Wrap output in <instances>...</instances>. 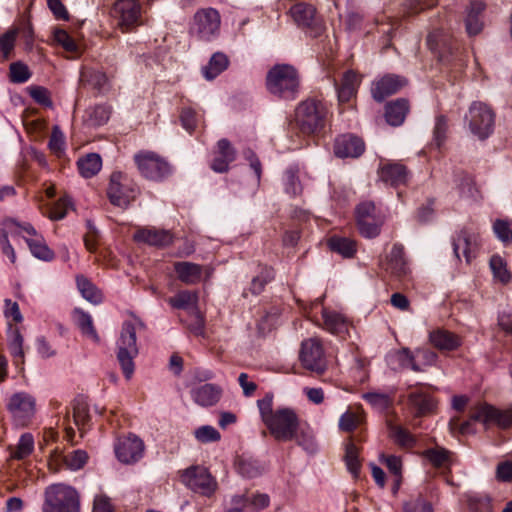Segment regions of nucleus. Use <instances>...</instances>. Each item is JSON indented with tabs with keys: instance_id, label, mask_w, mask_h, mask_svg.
I'll list each match as a JSON object with an SVG mask.
<instances>
[{
	"instance_id": "obj_9",
	"label": "nucleus",
	"mask_w": 512,
	"mask_h": 512,
	"mask_svg": "<svg viewBox=\"0 0 512 512\" xmlns=\"http://www.w3.org/2000/svg\"><path fill=\"white\" fill-rule=\"evenodd\" d=\"M111 14L122 32H130L142 25V7L137 0H117Z\"/></svg>"
},
{
	"instance_id": "obj_44",
	"label": "nucleus",
	"mask_w": 512,
	"mask_h": 512,
	"mask_svg": "<svg viewBox=\"0 0 512 512\" xmlns=\"http://www.w3.org/2000/svg\"><path fill=\"white\" fill-rule=\"evenodd\" d=\"M34 449V438L30 433L23 434L19 442L12 452L11 457L13 459L22 460L28 457Z\"/></svg>"
},
{
	"instance_id": "obj_47",
	"label": "nucleus",
	"mask_w": 512,
	"mask_h": 512,
	"mask_svg": "<svg viewBox=\"0 0 512 512\" xmlns=\"http://www.w3.org/2000/svg\"><path fill=\"white\" fill-rule=\"evenodd\" d=\"M274 278V272L272 268L264 267L262 268L259 275L255 276L250 285V291L254 295L260 294L265 285L270 282Z\"/></svg>"
},
{
	"instance_id": "obj_31",
	"label": "nucleus",
	"mask_w": 512,
	"mask_h": 512,
	"mask_svg": "<svg viewBox=\"0 0 512 512\" xmlns=\"http://www.w3.org/2000/svg\"><path fill=\"white\" fill-rule=\"evenodd\" d=\"M409 110L408 101L405 99H397L386 105L385 118L388 124L392 126L401 125Z\"/></svg>"
},
{
	"instance_id": "obj_35",
	"label": "nucleus",
	"mask_w": 512,
	"mask_h": 512,
	"mask_svg": "<svg viewBox=\"0 0 512 512\" xmlns=\"http://www.w3.org/2000/svg\"><path fill=\"white\" fill-rule=\"evenodd\" d=\"M73 315L76 325L79 327L82 334L90 338L92 341L98 343L100 338L96 329L94 328L91 316L80 309H75Z\"/></svg>"
},
{
	"instance_id": "obj_5",
	"label": "nucleus",
	"mask_w": 512,
	"mask_h": 512,
	"mask_svg": "<svg viewBox=\"0 0 512 512\" xmlns=\"http://www.w3.org/2000/svg\"><path fill=\"white\" fill-rule=\"evenodd\" d=\"M327 108L317 99H307L301 102L295 110V124L302 134L319 133L325 126Z\"/></svg>"
},
{
	"instance_id": "obj_1",
	"label": "nucleus",
	"mask_w": 512,
	"mask_h": 512,
	"mask_svg": "<svg viewBox=\"0 0 512 512\" xmlns=\"http://www.w3.org/2000/svg\"><path fill=\"white\" fill-rule=\"evenodd\" d=\"M273 396L267 394L257 401V406L263 423L275 440L280 442L292 441L297 436L300 420L296 412L289 407L273 410Z\"/></svg>"
},
{
	"instance_id": "obj_29",
	"label": "nucleus",
	"mask_w": 512,
	"mask_h": 512,
	"mask_svg": "<svg viewBox=\"0 0 512 512\" xmlns=\"http://www.w3.org/2000/svg\"><path fill=\"white\" fill-rule=\"evenodd\" d=\"M174 271L177 278L188 285L199 283L203 275V267L201 265L188 261L175 262Z\"/></svg>"
},
{
	"instance_id": "obj_7",
	"label": "nucleus",
	"mask_w": 512,
	"mask_h": 512,
	"mask_svg": "<svg viewBox=\"0 0 512 512\" xmlns=\"http://www.w3.org/2000/svg\"><path fill=\"white\" fill-rule=\"evenodd\" d=\"M426 43L429 50L439 61L445 63L455 62V65H462L463 59L460 46L444 29H436L430 32Z\"/></svg>"
},
{
	"instance_id": "obj_2",
	"label": "nucleus",
	"mask_w": 512,
	"mask_h": 512,
	"mask_svg": "<svg viewBox=\"0 0 512 512\" xmlns=\"http://www.w3.org/2000/svg\"><path fill=\"white\" fill-rule=\"evenodd\" d=\"M474 422L485 425L496 423L502 428H507L512 425V410L501 411L488 404H481L470 410L467 421L460 422L458 417H453L449 422V428L452 433L469 434L473 431Z\"/></svg>"
},
{
	"instance_id": "obj_63",
	"label": "nucleus",
	"mask_w": 512,
	"mask_h": 512,
	"mask_svg": "<svg viewBox=\"0 0 512 512\" xmlns=\"http://www.w3.org/2000/svg\"><path fill=\"white\" fill-rule=\"evenodd\" d=\"M284 182L287 193L291 195H297L301 193L302 188L295 171L287 170L284 174Z\"/></svg>"
},
{
	"instance_id": "obj_34",
	"label": "nucleus",
	"mask_w": 512,
	"mask_h": 512,
	"mask_svg": "<svg viewBox=\"0 0 512 512\" xmlns=\"http://www.w3.org/2000/svg\"><path fill=\"white\" fill-rule=\"evenodd\" d=\"M198 294L193 291L184 290L168 299V303L176 309L187 310L192 313L197 308Z\"/></svg>"
},
{
	"instance_id": "obj_38",
	"label": "nucleus",
	"mask_w": 512,
	"mask_h": 512,
	"mask_svg": "<svg viewBox=\"0 0 512 512\" xmlns=\"http://www.w3.org/2000/svg\"><path fill=\"white\" fill-rule=\"evenodd\" d=\"M228 66V58L223 53H215L211 57L208 65L203 68L204 77L207 80H213Z\"/></svg>"
},
{
	"instance_id": "obj_14",
	"label": "nucleus",
	"mask_w": 512,
	"mask_h": 512,
	"mask_svg": "<svg viewBox=\"0 0 512 512\" xmlns=\"http://www.w3.org/2000/svg\"><path fill=\"white\" fill-rule=\"evenodd\" d=\"M135 161L140 173L147 179L160 180L170 173L169 164L153 152L136 154Z\"/></svg>"
},
{
	"instance_id": "obj_57",
	"label": "nucleus",
	"mask_w": 512,
	"mask_h": 512,
	"mask_svg": "<svg viewBox=\"0 0 512 512\" xmlns=\"http://www.w3.org/2000/svg\"><path fill=\"white\" fill-rule=\"evenodd\" d=\"M361 422V415L352 411H347L341 416L339 421V427L341 430L345 432H351L354 429H356L361 424Z\"/></svg>"
},
{
	"instance_id": "obj_58",
	"label": "nucleus",
	"mask_w": 512,
	"mask_h": 512,
	"mask_svg": "<svg viewBox=\"0 0 512 512\" xmlns=\"http://www.w3.org/2000/svg\"><path fill=\"white\" fill-rule=\"evenodd\" d=\"M54 40L68 52L74 53L78 50L77 43L65 30L56 29L54 31Z\"/></svg>"
},
{
	"instance_id": "obj_49",
	"label": "nucleus",
	"mask_w": 512,
	"mask_h": 512,
	"mask_svg": "<svg viewBox=\"0 0 512 512\" xmlns=\"http://www.w3.org/2000/svg\"><path fill=\"white\" fill-rule=\"evenodd\" d=\"M490 268L493 275L502 283L509 282L511 276L506 268V263L499 255H493L490 259Z\"/></svg>"
},
{
	"instance_id": "obj_19",
	"label": "nucleus",
	"mask_w": 512,
	"mask_h": 512,
	"mask_svg": "<svg viewBox=\"0 0 512 512\" xmlns=\"http://www.w3.org/2000/svg\"><path fill=\"white\" fill-rule=\"evenodd\" d=\"M406 84L407 80L404 77L394 74L385 75L373 82L371 89L372 96L376 101L381 102L386 97L400 91Z\"/></svg>"
},
{
	"instance_id": "obj_39",
	"label": "nucleus",
	"mask_w": 512,
	"mask_h": 512,
	"mask_svg": "<svg viewBox=\"0 0 512 512\" xmlns=\"http://www.w3.org/2000/svg\"><path fill=\"white\" fill-rule=\"evenodd\" d=\"M293 440L310 454L315 453L318 449L315 436L309 427L299 426L297 436Z\"/></svg>"
},
{
	"instance_id": "obj_26",
	"label": "nucleus",
	"mask_w": 512,
	"mask_h": 512,
	"mask_svg": "<svg viewBox=\"0 0 512 512\" xmlns=\"http://www.w3.org/2000/svg\"><path fill=\"white\" fill-rule=\"evenodd\" d=\"M236 158V151L227 139H221L217 143L215 157L211 162V168L218 173L228 171L229 164Z\"/></svg>"
},
{
	"instance_id": "obj_17",
	"label": "nucleus",
	"mask_w": 512,
	"mask_h": 512,
	"mask_svg": "<svg viewBox=\"0 0 512 512\" xmlns=\"http://www.w3.org/2000/svg\"><path fill=\"white\" fill-rule=\"evenodd\" d=\"M290 14L298 26L309 28L314 37L322 33L323 26L318 22L316 10L312 5L297 3L291 7Z\"/></svg>"
},
{
	"instance_id": "obj_4",
	"label": "nucleus",
	"mask_w": 512,
	"mask_h": 512,
	"mask_svg": "<svg viewBox=\"0 0 512 512\" xmlns=\"http://www.w3.org/2000/svg\"><path fill=\"white\" fill-rule=\"evenodd\" d=\"M266 85L273 95L285 100H293L299 92L300 77L292 65L277 64L269 70Z\"/></svg>"
},
{
	"instance_id": "obj_40",
	"label": "nucleus",
	"mask_w": 512,
	"mask_h": 512,
	"mask_svg": "<svg viewBox=\"0 0 512 512\" xmlns=\"http://www.w3.org/2000/svg\"><path fill=\"white\" fill-rule=\"evenodd\" d=\"M384 219L382 216L369 218L357 222L359 233L366 238H374L379 235Z\"/></svg>"
},
{
	"instance_id": "obj_21",
	"label": "nucleus",
	"mask_w": 512,
	"mask_h": 512,
	"mask_svg": "<svg viewBox=\"0 0 512 512\" xmlns=\"http://www.w3.org/2000/svg\"><path fill=\"white\" fill-rule=\"evenodd\" d=\"M478 245V239L475 234L461 231L453 240L455 257L460 260L461 256H463L466 263H471L477 255Z\"/></svg>"
},
{
	"instance_id": "obj_45",
	"label": "nucleus",
	"mask_w": 512,
	"mask_h": 512,
	"mask_svg": "<svg viewBox=\"0 0 512 512\" xmlns=\"http://www.w3.org/2000/svg\"><path fill=\"white\" fill-rule=\"evenodd\" d=\"M393 358L398 362L400 368H410L415 372L424 371V368L416 363L415 355L408 348L398 350L393 355Z\"/></svg>"
},
{
	"instance_id": "obj_53",
	"label": "nucleus",
	"mask_w": 512,
	"mask_h": 512,
	"mask_svg": "<svg viewBox=\"0 0 512 512\" xmlns=\"http://www.w3.org/2000/svg\"><path fill=\"white\" fill-rule=\"evenodd\" d=\"M9 76L13 83H25L31 77V73L26 64L18 61L10 65Z\"/></svg>"
},
{
	"instance_id": "obj_59",
	"label": "nucleus",
	"mask_w": 512,
	"mask_h": 512,
	"mask_svg": "<svg viewBox=\"0 0 512 512\" xmlns=\"http://www.w3.org/2000/svg\"><path fill=\"white\" fill-rule=\"evenodd\" d=\"M381 216L376 210L374 203L366 201L360 203L356 208V222Z\"/></svg>"
},
{
	"instance_id": "obj_28",
	"label": "nucleus",
	"mask_w": 512,
	"mask_h": 512,
	"mask_svg": "<svg viewBox=\"0 0 512 512\" xmlns=\"http://www.w3.org/2000/svg\"><path fill=\"white\" fill-rule=\"evenodd\" d=\"M429 340L431 344L441 351H453L462 344V339L445 329H436L430 332Z\"/></svg>"
},
{
	"instance_id": "obj_23",
	"label": "nucleus",
	"mask_w": 512,
	"mask_h": 512,
	"mask_svg": "<svg viewBox=\"0 0 512 512\" xmlns=\"http://www.w3.org/2000/svg\"><path fill=\"white\" fill-rule=\"evenodd\" d=\"M364 148V142L360 138L353 135H341L335 140L334 152L340 158H356L363 153Z\"/></svg>"
},
{
	"instance_id": "obj_12",
	"label": "nucleus",
	"mask_w": 512,
	"mask_h": 512,
	"mask_svg": "<svg viewBox=\"0 0 512 512\" xmlns=\"http://www.w3.org/2000/svg\"><path fill=\"white\" fill-rule=\"evenodd\" d=\"M182 483L196 493L210 496L217 487L216 480L209 473L207 468L202 466H191L181 474Z\"/></svg>"
},
{
	"instance_id": "obj_41",
	"label": "nucleus",
	"mask_w": 512,
	"mask_h": 512,
	"mask_svg": "<svg viewBox=\"0 0 512 512\" xmlns=\"http://www.w3.org/2000/svg\"><path fill=\"white\" fill-rule=\"evenodd\" d=\"M76 281L77 287L85 299L94 304L101 302V293L87 278H85L84 276H77Z\"/></svg>"
},
{
	"instance_id": "obj_18",
	"label": "nucleus",
	"mask_w": 512,
	"mask_h": 512,
	"mask_svg": "<svg viewBox=\"0 0 512 512\" xmlns=\"http://www.w3.org/2000/svg\"><path fill=\"white\" fill-rule=\"evenodd\" d=\"M133 240L137 243L163 248L173 243L174 236L169 230L139 227L133 235Z\"/></svg>"
},
{
	"instance_id": "obj_27",
	"label": "nucleus",
	"mask_w": 512,
	"mask_h": 512,
	"mask_svg": "<svg viewBox=\"0 0 512 512\" xmlns=\"http://www.w3.org/2000/svg\"><path fill=\"white\" fill-rule=\"evenodd\" d=\"M221 395V387L211 383L196 386L191 390L193 400L202 407L215 405L220 400Z\"/></svg>"
},
{
	"instance_id": "obj_22",
	"label": "nucleus",
	"mask_w": 512,
	"mask_h": 512,
	"mask_svg": "<svg viewBox=\"0 0 512 512\" xmlns=\"http://www.w3.org/2000/svg\"><path fill=\"white\" fill-rule=\"evenodd\" d=\"M378 175L384 183L397 187L407 183L409 172L406 166L401 163L381 162Z\"/></svg>"
},
{
	"instance_id": "obj_54",
	"label": "nucleus",
	"mask_w": 512,
	"mask_h": 512,
	"mask_svg": "<svg viewBox=\"0 0 512 512\" xmlns=\"http://www.w3.org/2000/svg\"><path fill=\"white\" fill-rule=\"evenodd\" d=\"M194 436L200 443L217 442L221 439L219 431L210 425H203L194 431Z\"/></svg>"
},
{
	"instance_id": "obj_15",
	"label": "nucleus",
	"mask_w": 512,
	"mask_h": 512,
	"mask_svg": "<svg viewBox=\"0 0 512 512\" xmlns=\"http://www.w3.org/2000/svg\"><path fill=\"white\" fill-rule=\"evenodd\" d=\"M7 409L15 424L25 426L34 415L35 399L25 392L15 393L10 397Z\"/></svg>"
},
{
	"instance_id": "obj_11",
	"label": "nucleus",
	"mask_w": 512,
	"mask_h": 512,
	"mask_svg": "<svg viewBox=\"0 0 512 512\" xmlns=\"http://www.w3.org/2000/svg\"><path fill=\"white\" fill-rule=\"evenodd\" d=\"M494 117V112L487 104L473 102L466 119L469 122L471 132L479 139H485L493 131Z\"/></svg>"
},
{
	"instance_id": "obj_10",
	"label": "nucleus",
	"mask_w": 512,
	"mask_h": 512,
	"mask_svg": "<svg viewBox=\"0 0 512 512\" xmlns=\"http://www.w3.org/2000/svg\"><path fill=\"white\" fill-rule=\"evenodd\" d=\"M220 23V15L217 10L213 8L200 9L193 17L190 32L199 40L210 41L219 34Z\"/></svg>"
},
{
	"instance_id": "obj_33",
	"label": "nucleus",
	"mask_w": 512,
	"mask_h": 512,
	"mask_svg": "<svg viewBox=\"0 0 512 512\" xmlns=\"http://www.w3.org/2000/svg\"><path fill=\"white\" fill-rule=\"evenodd\" d=\"M322 318L324 328L330 333L340 335L347 331V321L341 314L323 308Z\"/></svg>"
},
{
	"instance_id": "obj_30",
	"label": "nucleus",
	"mask_w": 512,
	"mask_h": 512,
	"mask_svg": "<svg viewBox=\"0 0 512 512\" xmlns=\"http://www.w3.org/2000/svg\"><path fill=\"white\" fill-rule=\"evenodd\" d=\"M485 10V4L481 1H472L465 19L466 31L469 35H476L481 32L483 22L481 14Z\"/></svg>"
},
{
	"instance_id": "obj_13",
	"label": "nucleus",
	"mask_w": 512,
	"mask_h": 512,
	"mask_svg": "<svg viewBox=\"0 0 512 512\" xmlns=\"http://www.w3.org/2000/svg\"><path fill=\"white\" fill-rule=\"evenodd\" d=\"M299 357L302 366L311 372L322 374L326 370L323 347L317 338H309L301 343Z\"/></svg>"
},
{
	"instance_id": "obj_8",
	"label": "nucleus",
	"mask_w": 512,
	"mask_h": 512,
	"mask_svg": "<svg viewBox=\"0 0 512 512\" xmlns=\"http://www.w3.org/2000/svg\"><path fill=\"white\" fill-rule=\"evenodd\" d=\"M138 194L137 184L128 175L119 171L111 174L107 196L112 205L126 209Z\"/></svg>"
},
{
	"instance_id": "obj_43",
	"label": "nucleus",
	"mask_w": 512,
	"mask_h": 512,
	"mask_svg": "<svg viewBox=\"0 0 512 512\" xmlns=\"http://www.w3.org/2000/svg\"><path fill=\"white\" fill-rule=\"evenodd\" d=\"M31 253L44 261H51L54 258L53 251L40 238L26 239Z\"/></svg>"
},
{
	"instance_id": "obj_52",
	"label": "nucleus",
	"mask_w": 512,
	"mask_h": 512,
	"mask_svg": "<svg viewBox=\"0 0 512 512\" xmlns=\"http://www.w3.org/2000/svg\"><path fill=\"white\" fill-rule=\"evenodd\" d=\"M17 35L18 29L14 28L9 29L0 36V53L5 60L10 57V54L14 49Z\"/></svg>"
},
{
	"instance_id": "obj_48",
	"label": "nucleus",
	"mask_w": 512,
	"mask_h": 512,
	"mask_svg": "<svg viewBox=\"0 0 512 512\" xmlns=\"http://www.w3.org/2000/svg\"><path fill=\"white\" fill-rule=\"evenodd\" d=\"M88 458L86 451L78 449L68 455H65L64 464L66 468L76 471L85 466Z\"/></svg>"
},
{
	"instance_id": "obj_6",
	"label": "nucleus",
	"mask_w": 512,
	"mask_h": 512,
	"mask_svg": "<svg viewBox=\"0 0 512 512\" xmlns=\"http://www.w3.org/2000/svg\"><path fill=\"white\" fill-rule=\"evenodd\" d=\"M43 512H80L78 491L63 483L52 484L45 489Z\"/></svg>"
},
{
	"instance_id": "obj_25",
	"label": "nucleus",
	"mask_w": 512,
	"mask_h": 512,
	"mask_svg": "<svg viewBox=\"0 0 512 512\" xmlns=\"http://www.w3.org/2000/svg\"><path fill=\"white\" fill-rule=\"evenodd\" d=\"M360 82V76L353 70L346 71L339 84L335 82L338 101L340 104L348 103L356 96Z\"/></svg>"
},
{
	"instance_id": "obj_60",
	"label": "nucleus",
	"mask_w": 512,
	"mask_h": 512,
	"mask_svg": "<svg viewBox=\"0 0 512 512\" xmlns=\"http://www.w3.org/2000/svg\"><path fill=\"white\" fill-rule=\"evenodd\" d=\"M448 129L447 119L445 116L440 115L436 118L433 135L434 142L437 147H440L446 139V132Z\"/></svg>"
},
{
	"instance_id": "obj_56",
	"label": "nucleus",
	"mask_w": 512,
	"mask_h": 512,
	"mask_svg": "<svg viewBox=\"0 0 512 512\" xmlns=\"http://www.w3.org/2000/svg\"><path fill=\"white\" fill-rule=\"evenodd\" d=\"M425 457L435 466L444 467L449 462V452L443 448L428 449Z\"/></svg>"
},
{
	"instance_id": "obj_62",
	"label": "nucleus",
	"mask_w": 512,
	"mask_h": 512,
	"mask_svg": "<svg viewBox=\"0 0 512 512\" xmlns=\"http://www.w3.org/2000/svg\"><path fill=\"white\" fill-rule=\"evenodd\" d=\"M493 230L502 242H512V228L509 222L496 220L493 225Z\"/></svg>"
},
{
	"instance_id": "obj_3",
	"label": "nucleus",
	"mask_w": 512,
	"mask_h": 512,
	"mask_svg": "<svg viewBox=\"0 0 512 512\" xmlns=\"http://www.w3.org/2000/svg\"><path fill=\"white\" fill-rule=\"evenodd\" d=\"M146 326L138 317H131L123 323L120 338L118 340L117 358L123 374L130 379L134 373L133 359L138 355L136 333L145 330Z\"/></svg>"
},
{
	"instance_id": "obj_46",
	"label": "nucleus",
	"mask_w": 512,
	"mask_h": 512,
	"mask_svg": "<svg viewBox=\"0 0 512 512\" xmlns=\"http://www.w3.org/2000/svg\"><path fill=\"white\" fill-rule=\"evenodd\" d=\"M9 351L16 365L24 362L23 337L18 329H14L11 333Z\"/></svg>"
},
{
	"instance_id": "obj_36",
	"label": "nucleus",
	"mask_w": 512,
	"mask_h": 512,
	"mask_svg": "<svg viewBox=\"0 0 512 512\" xmlns=\"http://www.w3.org/2000/svg\"><path fill=\"white\" fill-rule=\"evenodd\" d=\"M80 174L85 178H91L96 175L102 166L101 157L98 154L91 153L77 162Z\"/></svg>"
},
{
	"instance_id": "obj_50",
	"label": "nucleus",
	"mask_w": 512,
	"mask_h": 512,
	"mask_svg": "<svg viewBox=\"0 0 512 512\" xmlns=\"http://www.w3.org/2000/svg\"><path fill=\"white\" fill-rule=\"evenodd\" d=\"M110 118V110L108 107L98 105L88 111L87 122L91 126H101Z\"/></svg>"
},
{
	"instance_id": "obj_51",
	"label": "nucleus",
	"mask_w": 512,
	"mask_h": 512,
	"mask_svg": "<svg viewBox=\"0 0 512 512\" xmlns=\"http://www.w3.org/2000/svg\"><path fill=\"white\" fill-rule=\"evenodd\" d=\"M358 448L352 443L346 445L345 462L348 470L356 477L359 473L361 464L359 461Z\"/></svg>"
},
{
	"instance_id": "obj_37",
	"label": "nucleus",
	"mask_w": 512,
	"mask_h": 512,
	"mask_svg": "<svg viewBox=\"0 0 512 512\" xmlns=\"http://www.w3.org/2000/svg\"><path fill=\"white\" fill-rule=\"evenodd\" d=\"M330 249L345 258H351L357 251L356 242L346 237H331L328 241Z\"/></svg>"
},
{
	"instance_id": "obj_24",
	"label": "nucleus",
	"mask_w": 512,
	"mask_h": 512,
	"mask_svg": "<svg viewBox=\"0 0 512 512\" xmlns=\"http://www.w3.org/2000/svg\"><path fill=\"white\" fill-rule=\"evenodd\" d=\"M408 406L415 416L421 417L433 413L436 401L429 393L415 390L408 394Z\"/></svg>"
},
{
	"instance_id": "obj_16",
	"label": "nucleus",
	"mask_w": 512,
	"mask_h": 512,
	"mask_svg": "<svg viewBox=\"0 0 512 512\" xmlns=\"http://www.w3.org/2000/svg\"><path fill=\"white\" fill-rule=\"evenodd\" d=\"M144 449L143 441L134 434L119 438L114 445L117 459L124 464L138 462L143 457Z\"/></svg>"
},
{
	"instance_id": "obj_42",
	"label": "nucleus",
	"mask_w": 512,
	"mask_h": 512,
	"mask_svg": "<svg viewBox=\"0 0 512 512\" xmlns=\"http://www.w3.org/2000/svg\"><path fill=\"white\" fill-rule=\"evenodd\" d=\"M72 417L74 424L78 427L81 435H83L84 429L90 421L87 404L83 401L74 402Z\"/></svg>"
},
{
	"instance_id": "obj_20",
	"label": "nucleus",
	"mask_w": 512,
	"mask_h": 512,
	"mask_svg": "<svg viewBox=\"0 0 512 512\" xmlns=\"http://www.w3.org/2000/svg\"><path fill=\"white\" fill-rule=\"evenodd\" d=\"M381 266L386 272L398 279L406 277L409 274V267L405 259L403 246L398 243L394 244L386 257V261Z\"/></svg>"
},
{
	"instance_id": "obj_64",
	"label": "nucleus",
	"mask_w": 512,
	"mask_h": 512,
	"mask_svg": "<svg viewBox=\"0 0 512 512\" xmlns=\"http://www.w3.org/2000/svg\"><path fill=\"white\" fill-rule=\"evenodd\" d=\"M180 121L183 128L192 133L197 126V117L196 113L192 108H183L180 113Z\"/></svg>"
},
{
	"instance_id": "obj_55",
	"label": "nucleus",
	"mask_w": 512,
	"mask_h": 512,
	"mask_svg": "<svg viewBox=\"0 0 512 512\" xmlns=\"http://www.w3.org/2000/svg\"><path fill=\"white\" fill-rule=\"evenodd\" d=\"M363 398L374 408L379 410L388 409L392 405V398L384 393L369 392Z\"/></svg>"
},
{
	"instance_id": "obj_32",
	"label": "nucleus",
	"mask_w": 512,
	"mask_h": 512,
	"mask_svg": "<svg viewBox=\"0 0 512 512\" xmlns=\"http://www.w3.org/2000/svg\"><path fill=\"white\" fill-rule=\"evenodd\" d=\"M232 504L241 508H250L252 511L264 509L269 504V497L266 494L237 495L232 499Z\"/></svg>"
},
{
	"instance_id": "obj_61",
	"label": "nucleus",
	"mask_w": 512,
	"mask_h": 512,
	"mask_svg": "<svg viewBox=\"0 0 512 512\" xmlns=\"http://www.w3.org/2000/svg\"><path fill=\"white\" fill-rule=\"evenodd\" d=\"M64 145V135L59 127L55 126L50 136L49 148L54 154L59 156L64 151Z\"/></svg>"
}]
</instances>
